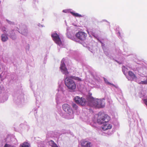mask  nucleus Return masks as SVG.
<instances>
[{"mask_svg": "<svg viewBox=\"0 0 147 147\" xmlns=\"http://www.w3.org/2000/svg\"><path fill=\"white\" fill-rule=\"evenodd\" d=\"M110 119V118L107 115L103 113H98L97 122L100 124H103L102 126V129L103 130L105 131L111 128L112 125L107 123Z\"/></svg>", "mask_w": 147, "mask_h": 147, "instance_id": "obj_1", "label": "nucleus"}, {"mask_svg": "<svg viewBox=\"0 0 147 147\" xmlns=\"http://www.w3.org/2000/svg\"><path fill=\"white\" fill-rule=\"evenodd\" d=\"M92 94L89 93V95L87 97L88 101L89 106L96 108H103L105 106V99H94L92 96Z\"/></svg>", "mask_w": 147, "mask_h": 147, "instance_id": "obj_2", "label": "nucleus"}, {"mask_svg": "<svg viewBox=\"0 0 147 147\" xmlns=\"http://www.w3.org/2000/svg\"><path fill=\"white\" fill-rule=\"evenodd\" d=\"M65 85L69 90H74L76 88V85L75 82L70 77H67L65 80Z\"/></svg>", "mask_w": 147, "mask_h": 147, "instance_id": "obj_3", "label": "nucleus"}, {"mask_svg": "<svg viewBox=\"0 0 147 147\" xmlns=\"http://www.w3.org/2000/svg\"><path fill=\"white\" fill-rule=\"evenodd\" d=\"M63 109L67 113L68 119H72L74 118V113L70 106L67 104H65L62 106Z\"/></svg>", "mask_w": 147, "mask_h": 147, "instance_id": "obj_4", "label": "nucleus"}, {"mask_svg": "<svg viewBox=\"0 0 147 147\" xmlns=\"http://www.w3.org/2000/svg\"><path fill=\"white\" fill-rule=\"evenodd\" d=\"M89 95V93L88 95L87 96V101L86 99L83 97L80 98L79 96H76L74 98V100L75 102L81 105L84 106L86 105H89L88 103V101L87 99V97Z\"/></svg>", "mask_w": 147, "mask_h": 147, "instance_id": "obj_5", "label": "nucleus"}, {"mask_svg": "<svg viewBox=\"0 0 147 147\" xmlns=\"http://www.w3.org/2000/svg\"><path fill=\"white\" fill-rule=\"evenodd\" d=\"M77 38L81 41L85 40L87 36V34L84 32L79 31L76 34Z\"/></svg>", "mask_w": 147, "mask_h": 147, "instance_id": "obj_6", "label": "nucleus"}, {"mask_svg": "<svg viewBox=\"0 0 147 147\" xmlns=\"http://www.w3.org/2000/svg\"><path fill=\"white\" fill-rule=\"evenodd\" d=\"M14 100L16 103L20 106H21L24 102V96L22 95H20L18 96L15 97L14 99Z\"/></svg>", "mask_w": 147, "mask_h": 147, "instance_id": "obj_7", "label": "nucleus"}, {"mask_svg": "<svg viewBox=\"0 0 147 147\" xmlns=\"http://www.w3.org/2000/svg\"><path fill=\"white\" fill-rule=\"evenodd\" d=\"M51 37L56 44L59 45L62 44V42L59 35L55 33L52 34L51 35Z\"/></svg>", "mask_w": 147, "mask_h": 147, "instance_id": "obj_8", "label": "nucleus"}, {"mask_svg": "<svg viewBox=\"0 0 147 147\" xmlns=\"http://www.w3.org/2000/svg\"><path fill=\"white\" fill-rule=\"evenodd\" d=\"M64 60L63 59L61 62V64L60 67L61 71L62 73L65 74H68L67 69L65 65L64 62Z\"/></svg>", "mask_w": 147, "mask_h": 147, "instance_id": "obj_9", "label": "nucleus"}, {"mask_svg": "<svg viewBox=\"0 0 147 147\" xmlns=\"http://www.w3.org/2000/svg\"><path fill=\"white\" fill-rule=\"evenodd\" d=\"M20 32L24 35H26L28 33V31L26 26H24L20 27Z\"/></svg>", "mask_w": 147, "mask_h": 147, "instance_id": "obj_10", "label": "nucleus"}, {"mask_svg": "<svg viewBox=\"0 0 147 147\" xmlns=\"http://www.w3.org/2000/svg\"><path fill=\"white\" fill-rule=\"evenodd\" d=\"M139 96L140 98H146V92L142 90L139 94Z\"/></svg>", "mask_w": 147, "mask_h": 147, "instance_id": "obj_11", "label": "nucleus"}, {"mask_svg": "<svg viewBox=\"0 0 147 147\" xmlns=\"http://www.w3.org/2000/svg\"><path fill=\"white\" fill-rule=\"evenodd\" d=\"M122 70L123 74H126L128 72V74H132V72L131 71H128L127 68L124 66H123L122 67Z\"/></svg>", "mask_w": 147, "mask_h": 147, "instance_id": "obj_12", "label": "nucleus"}, {"mask_svg": "<svg viewBox=\"0 0 147 147\" xmlns=\"http://www.w3.org/2000/svg\"><path fill=\"white\" fill-rule=\"evenodd\" d=\"M49 144L52 147H58L57 145L53 140H50L49 142Z\"/></svg>", "mask_w": 147, "mask_h": 147, "instance_id": "obj_13", "label": "nucleus"}, {"mask_svg": "<svg viewBox=\"0 0 147 147\" xmlns=\"http://www.w3.org/2000/svg\"><path fill=\"white\" fill-rule=\"evenodd\" d=\"M8 39L7 36L5 34H3L1 35V40L3 42H5Z\"/></svg>", "mask_w": 147, "mask_h": 147, "instance_id": "obj_14", "label": "nucleus"}, {"mask_svg": "<svg viewBox=\"0 0 147 147\" xmlns=\"http://www.w3.org/2000/svg\"><path fill=\"white\" fill-rule=\"evenodd\" d=\"M10 37L14 39L15 38V34L13 31L12 30L9 32Z\"/></svg>", "mask_w": 147, "mask_h": 147, "instance_id": "obj_15", "label": "nucleus"}, {"mask_svg": "<svg viewBox=\"0 0 147 147\" xmlns=\"http://www.w3.org/2000/svg\"><path fill=\"white\" fill-rule=\"evenodd\" d=\"M30 146V144L27 142H24L22 144L20 145V147H29Z\"/></svg>", "mask_w": 147, "mask_h": 147, "instance_id": "obj_16", "label": "nucleus"}, {"mask_svg": "<svg viewBox=\"0 0 147 147\" xmlns=\"http://www.w3.org/2000/svg\"><path fill=\"white\" fill-rule=\"evenodd\" d=\"M103 79H104V81L105 82V84H107V85H109L110 86H114V87H116V86L114 84H111V83H110L109 82L107 79H106V78H103Z\"/></svg>", "mask_w": 147, "mask_h": 147, "instance_id": "obj_17", "label": "nucleus"}, {"mask_svg": "<svg viewBox=\"0 0 147 147\" xmlns=\"http://www.w3.org/2000/svg\"><path fill=\"white\" fill-rule=\"evenodd\" d=\"M70 13L74 16L78 17H82V16L80 15L78 13H75L71 11L70 12Z\"/></svg>", "mask_w": 147, "mask_h": 147, "instance_id": "obj_18", "label": "nucleus"}, {"mask_svg": "<svg viewBox=\"0 0 147 147\" xmlns=\"http://www.w3.org/2000/svg\"><path fill=\"white\" fill-rule=\"evenodd\" d=\"M10 139V142H12V143L13 142H12V141L13 140L15 141L16 140V139L14 138H10L9 137H7V138L6 139L5 141H7V140H9Z\"/></svg>", "mask_w": 147, "mask_h": 147, "instance_id": "obj_19", "label": "nucleus"}, {"mask_svg": "<svg viewBox=\"0 0 147 147\" xmlns=\"http://www.w3.org/2000/svg\"><path fill=\"white\" fill-rule=\"evenodd\" d=\"M90 142H87L83 147H90Z\"/></svg>", "mask_w": 147, "mask_h": 147, "instance_id": "obj_20", "label": "nucleus"}, {"mask_svg": "<svg viewBox=\"0 0 147 147\" xmlns=\"http://www.w3.org/2000/svg\"><path fill=\"white\" fill-rule=\"evenodd\" d=\"M72 106L73 107V108L74 109H77L78 108V106L77 105H76V104H75V103H73L72 104Z\"/></svg>", "mask_w": 147, "mask_h": 147, "instance_id": "obj_21", "label": "nucleus"}, {"mask_svg": "<svg viewBox=\"0 0 147 147\" xmlns=\"http://www.w3.org/2000/svg\"><path fill=\"white\" fill-rule=\"evenodd\" d=\"M4 147H16L15 146L9 145L7 144H5Z\"/></svg>", "mask_w": 147, "mask_h": 147, "instance_id": "obj_22", "label": "nucleus"}, {"mask_svg": "<svg viewBox=\"0 0 147 147\" xmlns=\"http://www.w3.org/2000/svg\"><path fill=\"white\" fill-rule=\"evenodd\" d=\"M87 142L86 141H83L81 143L82 146V147H83L84 146V145L86 144Z\"/></svg>", "mask_w": 147, "mask_h": 147, "instance_id": "obj_23", "label": "nucleus"}, {"mask_svg": "<svg viewBox=\"0 0 147 147\" xmlns=\"http://www.w3.org/2000/svg\"><path fill=\"white\" fill-rule=\"evenodd\" d=\"M56 100L57 102L59 100V95L57 94L56 95Z\"/></svg>", "mask_w": 147, "mask_h": 147, "instance_id": "obj_24", "label": "nucleus"}, {"mask_svg": "<svg viewBox=\"0 0 147 147\" xmlns=\"http://www.w3.org/2000/svg\"><path fill=\"white\" fill-rule=\"evenodd\" d=\"M75 79L76 80H78V81H81V79L77 77H76Z\"/></svg>", "mask_w": 147, "mask_h": 147, "instance_id": "obj_25", "label": "nucleus"}, {"mask_svg": "<svg viewBox=\"0 0 147 147\" xmlns=\"http://www.w3.org/2000/svg\"><path fill=\"white\" fill-rule=\"evenodd\" d=\"M59 89H60V90H61L63 91L62 89V88L61 87V85L59 86Z\"/></svg>", "mask_w": 147, "mask_h": 147, "instance_id": "obj_26", "label": "nucleus"}, {"mask_svg": "<svg viewBox=\"0 0 147 147\" xmlns=\"http://www.w3.org/2000/svg\"><path fill=\"white\" fill-rule=\"evenodd\" d=\"M123 97L122 96H121V97H120V99H123Z\"/></svg>", "mask_w": 147, "mask_h": 147, "instance_id": "obj_27", "label": "nucleus"}, {"mask_svg": "<svg viewBox=\"0 0 147 147\" xmlns=\"http://www.w3.org/2000/svg\"><path fill=\"white\" fill-rule=\"evenodd\" d=\"M1 74H0V77L1 78Z\"/></svg>", "mask_w": 147, "mask_h": 147, "instance_id": "obj_28", "label": "nucleus"}, {"mask_svg": "<svg viewBox=\"0 0 147 147\" xmlns=\"http://www.w3.org/2000/svg\"><path fill=\"white\" fill-rule=\"evenodd\" d=\"M118 100H119V102H120V101H120V100H118Z\"/></svg>", "mask_w": 147, "mask_h": 147, "instance_id": "obj_29", "label": "nucleus"}, {"mask_svg": "<svg viewBox=\"0 0 147 147\" xmlns=\"http://www.w3.org/2000/svg\"><path fill=\"white\" fill-rule=\"evenodd\" d=\"M13 144H16V142H14V143H13Z\"/></svg>", "mask_w": 147, "mask_h": 147, "instance_id": "obj_30", "label": "nucleus"}]
</instances>
